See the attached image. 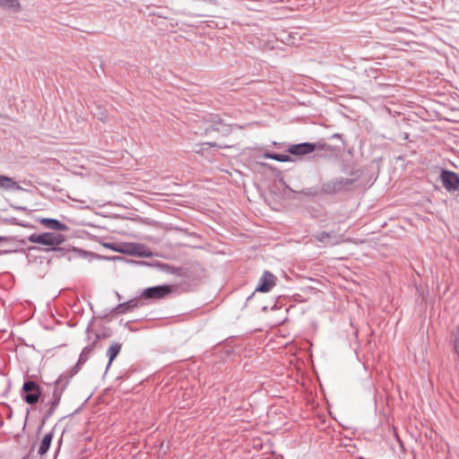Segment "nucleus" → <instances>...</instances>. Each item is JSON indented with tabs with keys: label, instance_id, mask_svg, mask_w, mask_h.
<instances>
[{
	"label": "nucleus",
	"instance_id": "f257e3e1",
	"mask_svg": "<svg viewBox=\"0 0 459 459\" xmlns=\"http://www.w3.org/2000/svg\"><path fill=\"white\" fill-rule=\"evenodd\" d=\"M28 240L31 243L47 246L48 247L46 248V251H55L57 253V257L67 256L68 260L72 259V256L69 255V253L71 252L74 253L76 256L82 258L97 257L105 260L121 259L120 256H101L78 247H72L71 249H65V247H61L59 246L66 240V238L63 234L57 232L48 231L39 234L33 233L28 237Z\"/></svg>",
	"mask_w": 459,
	"mask_h": 459
},
{
	"label": "nucleus",
	"instance_id": "f03ea898",
	"mask_svg": "<svg viewBox=\"0 0 459 459\" xmlns=\"http://www.w3.org/2000/svg\"><path fill=\"white\" fill-rule=\"evenodd\" d=\"M103 247L127 255H135L138 257L148 258L152 255V253L143 244L141 243H112L105 242L102 244Z\"/></svg>",
	"mask_w": 459,
	"mask_h": 459
},
{
	"label": "nucleus",
	"instance_id": "7ed1b4c3",
	"mask_svg": "<svg viewBox=\"0 0 459 459\" xmlns=\"http://www.w3.org/2000/svg\"><path fill=\"white\" fill-rule=\"evenodd\" d=\"M21 396L26 403L33 405L39 401L40 397H42L41 403H44L48 393L43 394L40 385L35 381L25 380L21 389Z\"/></svg>",
	"mask_w": 459,
	"mask_h": 459
},
{
	"label": "nucleus",
	"instance_id": "20e7f679",
	"mask_svg": "<svg viewBox=\"0 0 459 459\" xmlns=\"http://www.w3.org/2000/svg\"><path fill=\"white\" fill-rule=\"evenodd\" d=\"M163 267L165 268L166 273L181 277L183 283L191 282L192 284L196 285L199 281V275L195 266L175 267L169 264H163Z\"/></svg>",
	"mask_w": 459,
	"mask_h": 459
},
{
	"label": "nucleus",
	"instance_id": "39448f33",
	"mask_svg": "<svg viewBox=\"0 0 459 459\" xmlns=\"http://www.w3.org/2000/svg\"><path fill=\"white\" fill-rule=\"evenodd\" d=\"M176 290L171 284H161L144 289L140 296L141 299H162L168 297Z\"/></svg>",
	"mask_w": 459,
	"mask_h": 459
},
{
	"label": "nucleus",
	"instance_id": "423d86ee",
	"mask_svg": "<svg viewBox=\"0 0 459 459\" xmlns=\"http://www.w3.org/2000/svg\"><path fill=\"white\" fill-rule=\"evenodd\" d=\"M80 369L81 368L79 367L74 365L70 370L61 374L54 383L47 384L48 387L55 392H60V394L63 395L70 383V380L80 371Z\"/></svg>",
	"mask_w": 459,
	"mask_h": 459
},
{
	"label": "nucleus",
	"instance_id": "0eeeda50",
	"mask_svg": "<svg viewBox=\"0 0 459 459\" xmlns=\"http://www.w3.org/2000/svg\"><path fill=\"white\" fill-rule=\"evenodd\" d=\"M143 303L141 302V298H134L126 302L119 303L113 308H111L108 311H104L101 315L99 316V318L104 319L107 318L108 315L113 313L117 314H126L127 312L132 311L133 309L142 306Z\"/></svg>",
	"mask_w": 459,
	"mask_h": 459
},
{
	"label": "nucleus",
	"instance_id": "6e6552de",
	"mask_svg": "<svg viewBox=\"0 0 459 459\" xmlns=\"http://www.w3.org/2000/svg\"><path fill=\"white\" fill-rule=\"evenodd\" d=\"M210 120L205 122V126L199 132L200 134H209L212 132H220L228 134L230 132L229 126L223 124L218 116L209 115Z\"/></svg>",
	"mask_w": 459,
	"mask_h": 459
},
{
	"label": "nucleus",
	"instance_id": "1a4fd4ad",
	"mask_svg": "<svg viewBox=\"0 0 459 459\" xmlns=\"http://www.w3.org/2000/svg\"><path fill=\"white\" fill-rule=\"evenodd\" d=\"M62 395L60 394V392H55L51 390V398L44 402L45 407H47L46 411L43 413L42 420L40 423V426L39 428V431L41 430L42 427L46 424L48 420L54 414L56 408L58 407L60 401H61Z\"/></svg>",
	"mask_w": 459,
	"mask_h": 459
},
{
	"label": "nucleus",
	"instance_id": "9d476101",
	"mask_svg": "<svg viewBox=\"0 0 459 459\" xmlns=\"http://www.w3.org/2000/svg\"><path fill=\"white\" fill-rule=\"evenodd\" d=\"M276 277L269 271H264L259 279L258 284L255 291L247 299L249 300L255 292H269L275 286Z\"/></svg>",
	"mask_w": 459,
	"mask_h": 459
},
{
	"label": "nucleus",
	"instance_id": "9b49d317",
	"mask_svg": "<svg viewBox=\"0 0 459 459\" xmlns=\"http://www.w3.org/2000/svg\"><path fill=\"white\" fill-rule=\"evenodd\" d=\"M440 179L443 186L447 191H457L459 190V176L450 170H443L440 175Z\"/></svg>",
	"mask_w": 459,
	"mask_h": 459
},
{
	"label": "nucleus",
	"instance_id": "f8f14e48",
	"mask_svg": "<svg viewBox=\"0 0 459 459\" xmlns=\"http://www.w3.org/2000/svg\"><path fill=\"white\" fill-rule=\"evenodd\" d=\"M315 144L304 143L299 144H293L289 147V153L292 155H305L311 153L315 151Z\"/></svg>",
	"mask_w": 459,
	"mask_h": 459
},
{
	"label": "nucleus",
	"instance_id": "ddd939ff",
	"mask_svg": "<svg viewBox=\"0 0 459 459\" xmlns=\"http://www.w3.org/2000/svg\"><path fill=\"white\" fill-rule=\"evenodd\" d=\"M39 221L46 228L56 231H65L69 230V227L66 224L63 223L57 219L42 218Z\"/></svg>",
	"mask_w": 459,
	"mask_h": 459
},
{
	"label": "nucleus",
	"instance_id": "4468645a",
	"mask_svg": "<svg viewBox=\"0 0 459 459\" xmlns=\"http://www.w3.org/2000/svg\"><path fill=\"white\" fill-rule=\"evenodd\" d=\"M0 188L4 190L26 191L13 178L0 174Z\"/></svg>",
	"mask_w": 459,
	"mask_h": 459
},
{
	"label": "nucleus",
	"instance_id": "2eb2a0df",
	"mask_svg": "<svg viewBox=\"0 0 459 459\" xmlns=\"http://www.w3.org/2000/svg\"><path fill=\"white\" fill-rule=\"evenodd\" d=\"M56 428V425H55L53 427L51 431H49L44 435V437L40 442L39 450H38L39 455H44L48 452L51 443H52V440L54 438V433H55Z\"/></svg>",
	"mask_w": 459,
	"mask_h": 459
},
{
	"label": "nucleus",
	"instance_id": "dca6fc26",
	"mask_svg": "<svg viewBox=\"0 0 459 459\" xmlns=\"http://www.w3.org/2000/svg\"><path fill=\"white\" fill-rule=\"evenodd\" d=\"M122 349V344L117 342H114L110 344V346L107 350V357L108 358V361L106 367V372L111 366L112 362L115 360V359L118 356Z\"/></svg>",
	"mask_w": 459,
	"mask_h": 459
},
{
	"label": "nucleus",
	"instance_id": "f3484780",
	"mask_svg": "<svg viewBox=\"0 0 459 459\" xmlns=\"http://www.w3.org/2000/svg\"><path fill=\"white\" fill-rule=\"evenodd\" d=\"M95 347H96V344L94 342H91V343L86 345L82 349L75 365L81 368L82 366L89 359V358H90L91 354L93 352Z\"/></svg>",
	"mask_w": 459,
	"mask_h": 459
},
{
	"label": "nucleus",
	"instance_id": "a211bd4d",
	"mask_svg": "<svg viewBox=\"0 0 459 459\" xmlns=\"http://www.w3.org/2000/svg\"><path fill=\"white\" fill-rule=\"evenodd\" d=\"M0 7L5 11L18 13L21 11L19 0H0Z\"/></svg>",
	"mask_w": 459,
	"mask_h": 459
},
{
	"label": "nucleus",
	"instance_id": "6ab92c4d",
	"mask_svg": "<svg viewBox=\"0 0 459 459\" xmlns=\"http://www.w3.org/2000/svg\"><path fill=\"white\" fill-rule=\"evenodd\" d=\"M0 221L4 225H17V226H21V227H23V228H30V227H32L29 222L20 221L15 217H1L0 216Z\"/></svg>",
	"mask_w": 459,
	"mask_h": 459
},
{
	"label": "nucleus",
	"instance_id": "aec40b11",
	"mask_svg": "<svg viewBox=\"0 0 459 459\" xmlns=\"http://www.w3.org/2000/svg\"><path fill=\"white\" fill-rule=\"evenodd\" d=\"M113 335V332L111 330V328L109 327H107V326H101L100 328V331L98 333H95V339L93 340V342H95V344L97 345V342L101 340V339H106V338H109Z\"/></svg>",
	"mask_w": 459,
	"mask_h": 459
},
{
	"label": "nucleus",
	"instance_id": "412c9836",
	"mask_svg": "<svg viewBox=\"0 0 459 459\" xmlns=\"http://www.w3.org/2000/svg\"><path fill=\"white\" fill-rule=\"evenodd\" d=\"M264 157L266 159H272L277 161L286 162L287 161V153H277V152H266L264 153Z\"/></svg>",
	"mask_w": 459,
	"mask_h": 459
},
{
	"label": "nucleus",
	"instance_id": "4be33fe9",
	"mask_svg": "<svg viewBox=\"0 0 459 459\" xmlns=\"http://www.w3.org/2000/svg\"><path fill=\"white\" fill-rule=\"evenodd\" d=\"M272 195H273V200L279 202V207H273V209L279 210L280 208H285L286 204H287L285 196L281 194H277L273 190H272Z\"/></svg>",
	"mask_w": 459,
	"mask_h": 459
},
{
	"label": "nucleus",
	"instance_id": "5701e85b",
	"mask_svg": "<svg viewBox=\"0 0 459 459\" xmlns=\"http://www.w3.org/2000/svg\"><path fill=\"white\" fill-rule=\"evenodd\" d=\"M27 241H29L28 238H20L19 236H5V239H4L5 243H16L21 246L26 245Z\"/></svg>",
	"mask_w": 459,
	"mask_h": 459
},
{
	"label": "nucleus",
	"instance_id": "b1692460",
	"mask_svg": "<svg viewBox=\"0 0 459 459\" xmlns=\"http://www.w3.org/2000/svg\"><path fill=\"white\" fill-rule=\"evenodd\" d=\"M94 117L102 122L108 121V115L100 107L97 108V112H94Z\"/></svg>",
	"mask_w": 459,
	"mask_h": 459
},
{
	"label": "nucleus",
	"instance_id": "393cba45",
	"mask_svg": "<svg viewBox=\"0 0 459 459\" xmlns=\"http://www.w3.org/2000/svg\"><path fill=\"white\" fill-rule=\"evenodd\" d=\"M14 253H25L24 248H14V249H0V255H11Z\"/></svg>",
	"mask_w": 459,
	"mask_h": 459
},
{
	"label": "nucleus",
	"instance_id": "a878e982",
	"mask_svg": "<svg viewBox=\"0 0 459 459\" xmlns=\"http://www.w3.org/2000/svg\"><path fill=\"white\" fill-rule=\"evenodd\" d=\"M454 350L456 354L457 360L459 361V330L455 334L454 338Z\"/></svg>",
	"mask_w": 459,
	"mask_h": 459
},
{
	"label": "nucleus",
	"instance_id": "bb28decb",
	"mask_svg": "<svg viewBox=\"0 0 459 459\" xmlns=\"http://www.w3.org/2000/svg\"><path fill=\"white\" fill-rule=\"evenodd\" d=\"M93 323H94V317L91 318L90 320V322L88 323V325H87V328H86V331H85V333H86V340L88 342L91 341V328L93 326Z\"/></svg>",
	"mask_w": 459,
	"mask_h": 459
},
{
	"label": "nucleus",
	"instance_id": "cd10ccee",
	"mask_svg": "<svg viewBox=\"0 0 459 459\" xmlns=\"http://www.w3.org/2000/svg\"><path fill=\"white\" fill-rule=\"evenodd\" d=\"M10 206H11L13 210H16V211H22V212H26V211H28V208H27V207H25V206L16 205V204H10Z\"/></svg>",
	"mask_w": 459,
	"mask_h": 459
},
{
	"label": "nucleus",
	"instance_id": "c85d7f7f",
	"mask_svg": "<svg viewBox=\"0 0 459 459\" xmlns=\"http://www.w3.org/2000/svg\"><path fill=\"white\" fill-rule=\"evenodd\" d=\"M65 431H66V429H65L62 431L61 437L57 440V447H58V449H61V447H62L63 441H64V435H65Z\"/></svg>",
	"mask_w": 459,
	"mask_h": 459
},
{
	"label": "nucleus",
	"instance_id": "c756f323",
	"mask_svg": "<svg viewBox=\"0 0 459 459\" xmlns=\"http://www.w3.org/2000/svg\"><path fill=\"white\" fill-rule=\"evenodd\" d=\"M59 452H60V449H58V447H56V450L54 455V459H56L57 455H59Z\"/></svg>",
	"mask_w": 459,
	"mask_h": 459
},
{
	"label": "nucleus",
	"instance_id": "7c9ffc66",
	"mask_svg": "<svg viewBox=\"0 0 459 459\" xmlns=\"http://www.w3.org/2000/svg\"><path fill=\"white\" fill-rule=\"evenodd\" d=\"M29 250H37V249H39V247H34V246H31L28 248Z\"/></svg>",
	"mask_w": 459,
	"mask_h": 459
},
{
	"label": "nucleus",
	"instance_id": "2f4dec72",
	"mask_svg": "<svg viewBox=\"0 0 459 459\" xmlns=\"http://www.w3.org/2000/svg\"><path fill=\"white\" fill-rule=\"evenodd\" d=\"M158 17L166 18V16L162 13H157Z\"/></svg>",
	"mask_w": 459,
	"mask_h": 459
},
{
	"label": "nucleus",
	"instance_id": "473e14b6",
	"mask_svg": "<svg viewBox=\"0 0 459 459\" xmlns=\"http://www.w3.org/2000/svg\"><path fill=\"white\" fill-rule=\"evenodd\" d=\"M5 236H0V243L4 242Z\"/></svg>",
	"mask_w": 459,
	"mask_h": 459
},
{
	"label": "nucleus",
	"instance_id": "72a5a7b5",
	"mask_svg": "<svg viewBox=\"0 0 459 459\" xmlns=\"http://www.w3.org/2000/svg\"><path fill=\"white\" fill-rule=\"evenodd\" d=\"M80 409H77L74 413H70L67 417H72L74 413L78 412Z\"/></svg>",
	"mask_w": 459,
	"mask_h": 459
},
{
	"label": "nucleus",
	"instance_id": "f704fd0d",
	"mask_svg": "<svg viewBox=\"0 0 459 459\" xmlns=\"http://www.w3.org/2000/svg\"><path fill=\"white\" fill-rule=\"evenodd\" d=\"M116 295H117V299L120 300L121 299L120 294L117 291H116Z\"/></svg>",
	"mask_w": 459,
	"mask_h": 459
},
{
	"label": "nucleus",
	"instance_id": "c9c22d12",
	"mask_svg": "<svg viewBox=\"0 0 459 459\" xmlns=\"http://www.w3.org/2000/svg\"><path fill=\"white\" fill-rule=\"evenodd\" d=\"M208 144L211 145V146H213V147L216 146L215 143H208Z\"/></svg>",
	"mask_w": 459,
	"mask_h": 459
},
{
	"label": "nucleus",
	"instance_id": "e433bc0d",
	"mask_svg": "<svg viewBox=\"0 0 459 459\" xmlns=\"http://www.w3.org/2000/svg\"><path fill=\"white\" fill-rule=\"evenodd\" d=\"M277 307H278L277 303H275L273 308H277Z\"/></svg>",
	"mask_w": 459,
	"mask_h": 459
}]
</instances>
